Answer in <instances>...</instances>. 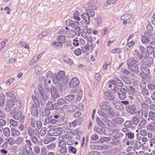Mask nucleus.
<instances>
[{
  "label": "nucleus",
  "instance_id": "nucleus-64",
  "mask_svg": "<svg viewBox=\"0 0 155 155\" xmlns=\"http://www.w3.org/2000/svg\"><path fill=\"white\" fill-rule=\"evenodd\" d=\"M95 23L97 25H101L102 22L101 21V18L99 17H97L94 18Z\"/></svg>",
  "mask_w": 155,
  "mask_h": 155
},
{
  "label": "nucleus",
  "instance_id": "nucleus-51",
  "mask_svg": "<svg viewBox=\"0 0 155 155\" xmlns=\"http://www.w3.org/2000/svg\"><path fill=\"white\" fill-rule=\"evenodd\" d=\"M139 49L141 53L145 56L147 55V50L145 48L142 46H140L139 47Z\"/></svg>",
  "mask_w": 155,
  "mask_h": 155
},
{
  "label": "nucleus",
  "instance_id": "nucleus-41",
  "mask_svg": "<svg viewBox=\"0 0 155 155\" xmlns=\"http://www.w3.org/2000/svg\"><path fill=\"white\" fill-rule=\"evenodd\" d=\"M75 96L73 94H70L66 96L65 98V100L68 102H70L74 99Z\"/></svg>",
  "mask_w": 155,
  "mask_h": 155
},
{
  "label": "nucleus",
  "instance_id": "nucleus-39",
  "mask_svg": "<svg viewBox=\"0 0 155 155\" xmlns=\"http://www.w3.org/2000/svg\"><path fill=\"white\" fill-rule=\"evenodd\" d=\"M149 67H145V66H141L140 68V69L142 71V72L140 73H150V70L148 68Z\"/></svg>",
  "mask_w": 155,
  "mask_h": 155
},
{
  "label": "nucleus",
  "instance_id": "nucleus-38",
  "mask_svg": "<svg viewBox=\"0 0 155 155\" xmlns=\"http://www.w3.org/2000/svg\"><path fill=\"white\" fill-rule=\"evenodd\" d=\"M134 52L139 60L142 59L144 57V54L140 52L138 50H135L134 51Z\"/></svg>",
  "mask_w": 155,
  "mask_h": 155
},
{
  "label": "nucleus",
  "instance_id": "nucleus-20",
  "mask_svg": "<svg viewBox=\"0 0 155 155\" xmlns=\"http://www.w3.org/2000/svg\"><path fill=\"white\" fill-rule=\"evenodd\" d=\"M128 67L132 71L135 73H137L139 71L138 65L137 64H135L133 65H129Z\"/></svg>",
  "mask_w": 155,
  "mask_h": 155
},
{
  "label": "nucleus",
  "instance_id": "nucleus-29",
  "mask_svg": "<svg viewBox=\"0 0 155 155\" xmlns=\"http://www.w3.org/2000/svg\"><path fill=\"white\" fill-rule=\"evenodd\" d=\"M85 12L90 17H93L94 16L95 13L92 10L87 9L85 11Z\"/></svg>",
  "mask_w": 155,
  "mask_h": 155
},
{
  "label": "nucleus",
  "instance_id": "nucleus-21",
  "mask_svg": "<svg viewBox=\"0 0 155 155\" xmlns=\"http://www.w3.org/2000/svg\"><path fill=\"white\" fill-rule=\"evenodd\" d=\"M56 137H47L44 140V143L45 144H48L56 140Z\"/></svg>",
  "mask_w": 155,
  "mask_h": 155
},
{
  "label": "nucleus",
  "instance_id": "nucleus-3",
  "mask_svg": "<svg viewBox=\"0 0 155 155\" xmlns=\"http://www.w3.org/2000/svg\"><path fill=\"white\" fill-rule=\"evenodd\" d=\"M126 111L130 114H136L137 110L136 107L134 104L128 105L125 107Z\"/></svg>",
  "mask_w": 155,
  "mask_h": 155
},
{
  "label": "nucleus",
  "instance_id": "nucleus-19",
  "mask_svg": "<svg viewBox=\"0 0 155 155\" xmlns=\"http://www.w3.org/2000/svg\"><path fill=\"white\" fill-rule=\"evenodd\" d=\"M81 17L87 24H89L90 23V18L85 12L81 15Z\"/></svg>",
  "mask_w": 155,
  "mask_h": 155
},
{
  "label": "nucleus",
  "instance_id": "nucleus-24",
  "mask_svg": "<svg viewBox=\"0 0 155 155\" xmlns=\"http://www.w3.org/2000/svg\"><path fill=\"white\" fill-rule=\"evenodd\" d=\"M98 114L101 117H100L102 120L103 118H108V115L101 110H98Z\"/></svg>",
  "mask_w": 155,
  "mask_h": 155
},
{
  "label": "nucleus",
  "instance_id": "nucleus-30",
  "mask_svg": "<svg viewBox=\"0 0 155 155\" xmlns=\"http://www.w3.org/2000/svg\"><path fill=\"white\" fill-rule=\"evenodd\" d=\"M5 101V96L3 94H0V107L3 106Z\"/></svg>",
  "mask_w": 155,
  "mask_h": 155
},
{
  "label": "nucleus",
  "instance_id": "nucleus-16",
  "mask_svg": "<svg viewBox=\"0 0 155 155\" xmlns=\"http://www.w3.org/2000/svg\"><path fill=\"white\" fill-rule=\"evenodd\" d=\"M108 119V118H103L102 119V120L107 125L110 127H117V126L115 124H114L111 120Z\"/></svg>",
  "mask_w": 155,
  "mask_h": 155
},
{
  "label": "nucleus",
  "instance_id": "nucleus-34",
  "mask_svg": "<svg viewBox=\"0 0 155 155\" xmlns=\"http://www.w3.org/2000/svg\"><path fill=\"white\" fill-rule=\"evenodd\" d=\"M20 134V132L18 130H15L14 128H11V136L17 137Z\"/></svg>",
  "mask_w": 155,
  "mask_h": 155
},
{
  "label": "nucleus",
  "instance_id": "nucleus-55",
  "mask_svg": "<svg viewBox=\"0 0 155 155\" xmlns=\"http://www.w3.org/2000/svg\"><path fill=\"white\" fill-rule=\"evenodd\" d=\"M141 41L143 43H147L150 41L149 38L145 36H143Z\"/></svg>",
  "mask_w": 155,
  "mask_h": 155
},
{
  "label": "nucleus",
  "instance_id": "nucleus-18",
  "mask_svg": "<svg viewBox=\"0 0 155 155\" xmlns=\"http://www.w3.org/2000/svg\"><path fill=\"white\" fill-rule=\"evenodd\" d=\"M124 126L125 127L130 128L132 130L135 129V127L134 126L131 120H128L126 121L124 123Z\"/></svg>",
  "mask_w": 155,
  "mask_h": 155
},
{
  "label": "nucleus",
  "instance_id": "nucleus-32",
  "mask_svg": "<svg viewBox=\"0 0 155 155\" xmlns=\"http://www.w3.org/2000/svg\"><path fill=\"white\" fill-rule=\"evenodd\" d=\"M114 105L115 108L118 110H122L124 109V106L121 103H114Z\"/></svg>",
  "mask_w": 155,
  "mask_h": 155
},
{
  "label": "nucleus",
  "instance_id": "nucleus-8",
  "mask_svg": "<svg viewBox=\"0 0 155 155\" xmlns=\"http://www.w3.org/2000/svg\"><path fill=\"white\" fill-rule=\"evenodd\" d=\"M66 25L68 26H71L72 28H74L79 25V23L77 21H73L71 19H68L66 21Z\"/></svg>",
  "mask_w": 155,
  "mask_h": 155
},
{
  "label": "nucleus",
  "instance_id": "nucleus-15",
  "mask_svg": "<svg viewBox=\"0 0 155 155\" xmlns=\"http://www.w3.org/2000/svg\"><path fill=\"white\" fill-rule=\"evenodd\" d=\"M100 107L101 109L106 111L109 110L111 107L107 103L105 102L101 103L100 104Z\"/></svg>",
  "mask_w": 155,
  "mask_h": 155
},
{
  "label": "nucleus",
  "instance_id": "nucleus-5",
  "mask_svg": "<svg viewBox=\"0 0 155 155\" xmlns=\"http://www.w3.org/2000/svg\"><path fill=\"white\" fill-rule=\"evenodd\" d=\"M120 92H117V96L121 100H123L127 97V91L126 89L123 88H120Z\"/></svg>",
  "mask_w": 155,
  "mask_h": 155
},
{
  "label": "nucleus",
  "instance_id": "nucleus-44",
  "mask_svg": "<svg viewBox=\"0 0 155 155\" xmlns=\"http://www.w3.org/2000/svg\"><path fill=\"white\" fill-rule=\"evenodd\" d=\"M22 116L21 112L20 111H18L16 112L13 116V117L15 120H19L20 119V118Z\"/></svg>",
  "mask_w": 155,
  "mask_h": 155
},
{
  "label": "nucleus",
  "instance_id": "nucleus-58",
  "mask_svg": "<svg viewBox=\"0 0 155 155\" xmlns=\"http://www.w3.org/2000/svg\"><path fill=\"white\" fill-rule=\"evenodd\" d=\"M59 151L62 155H65L67 152V147H61L59 150Z\"/></svg>",
  "mask_w": 155,
  "mask_h": 155
},
{
  "label": "nucleus",
  "instance_id": "nucleus-28",
  "mask_svg": "<svg viewBox=\"0 0 155 155\" xmlns=\"http://www.w3.org/2000/svg\"><path fill=\"white\" fill-rule=\"evenodd\" d=\"M120 152V150L119 148L112 149L110 150V153L111 154L115 155L119 153Z\"/></svg>",
  "mask_w": 155,
  "mask_h": 155
},
{
  "label": "nucleus",
  "instance_id": "nucleus-25",
  "mask_svg": "<svg viewBox=\"0 0 155 155\" xmlns=\"http://www.w3.org/2000/svg\"><path fill=\"white\" fill-rule=\"evenodd\" d=\"M114 120L115 121V124L117 126V125H120L124 121V119L121 117H115Z\"/></svg>",
  "mask_w": 155,
  "mask_h": 155
},
{
  "label": "nucleus",
  "instance_id": "nucleus-11",
  "mask_svg": "<svg viewBox=\"0 0 155 155\" xmlns=\"http://www.w3.org/2000/svg\"><path fill=\"white\" fill-rule=\"evenodd\" d=\"M39 107V106H37L35 104H32L30 111L31 114L33 116H36L38 114V107Z\"/></svg>",
  "mask_w": 155,
  "mask_h": 155
},
{
  "label": "nucleus",
  "instance_id": "nucleus-53",
  "mask_svg": "<svg viewBox=\"0 0 155 155\" xmlns=\"http://www.w3.org/2000/svg\"><path fill=\"white\" fill-rule=\"evenodd\" d=\"M65 101V100L64 98L61 97L58 100L57 102L58 104H59L60 105H62L66 103H67V102Z\"/></svg>",
  "mask_w": 155,
  "mask_h": 155
},
{
  "label": "nucleus",
  "instance_id": "nucleus-14",
  "mask_svg": "<svg viewBox=\"0 0 155 155\" xmlns=\"http://www.w3.org/2000/svg\"><path fill=\"white\" fill-rule=\"evenodd\" d=\"M97 2V0H91L88 2L87 4L88 6L92 9L97 10V7L96 5Z\"/></svg>",
  "mask_w": 155,
  "mask_h": 155
},
{
  "label": "nucleus",
  "instance_id": "nucleus-36",
  "mask_svg": "<svg viewBox=\"0 0 155 155\" xmlns=\"http://www.w3.org/2000/svg\"><path fill=\"white\" fill-rule=\"evenodd\" d=\"M154 50V49L151 47L150 45L148 46L147 48V55L148 56L149 54L150 55L153 54Z\"/></svg>",
  "mask_w": 155,
  "mask_h": 155
},
{
  "label": "nucleus",
  "instance_id": "nucleus-48",
  "mask_svg": "<svg viewBox=\"0 0 155 155\" xmlns=\"http://www.w3.org/2000/svg\"><path fill=\"white\" fill-rule=\"evenodd\" d=\"M65 41V38L62 35L58 36L57 41L61 43H63Z\"/></svg>",
  "mask_w": 155,
  "mask_h": 155
},
{
  "label": "nucleus",
  "instance_id": "nucleus-45",
  "mask_svg": "<svg viewBox=\"0 0 155 155\" xmlns=\"http://www.w3.org/2000/svg\"><path fill=\"white\" fill-rule=\"evenodd\" d=\"M10 130L9 128L6 127L3 130V134L6 137H8L10 134Z\"/></svg>",
  "mask_w": 155,
  "mask_h": 155
},
{
  "label": "nucleus",
  "instance_id": "nucleus-26",
  "mask_svg": "<svg viewBox=\"0 0 155 155\" xmlns=\"http://www.w3.org/2000/svg\"><path fill=\"white\" fill-rule=\"evenodd\" d=\"M42 99H41L40 104L43 105L46 103V101L47 100L48 96L46 94H44L42 95H41Z\"/></svg>",
  "mask_w": 155,
  "mask_h": 155
},
{
  "label": "nucleus",
  "instance_id": "nucleus-56",
  "mask_svg": "<svg viewBox=\"0 0 155 155\" xmlns=\"http://www.w3.org/2000/svg\"><path fill=\"white\" fill-rule=\"evenodd\" d=\"M47 131V128L43 127L40 130V133L41 136H44L46 134Z\"/></svg>",
  "mask_w": 155,
  "mask_h": 155
},
{
  "label": "nucleus",
  "instance_id": "nucleus-59",
  "mask_svg": "<svg viewBox=\"0 0 155 155\" xmlns=\"http://www.w3.org/2000/svg\"><path fill=\"white\" fill-rule=\"evenodd\" d=\"M141 146V142L139 141H136L134 143V147L135 148L137 149H140Z\"/></svg>",
  "mask_w": 155,
  "mask_h": 155
},
{
  "label": "nucleus",
  "instance_id": "nucleus-42",
  "mask_svg": "<svg viewBox=\"0 0 155 155\" xmlns=\"http://www.w3.org/2000/svg\"><path fill=\"white\" fill-rule=\"evenodd\" d=\"M38 133L36 134V135H34L30 137V139L32 141V142L34 143H36L38 142V139L37 137L38 135Z\"/></svg>",
  "mask_w": 155,
  "mask_h": 155
},
{
  "label": "nucleus",
  "instance_id": "nucleus-2",
  "mask_svg": "<svg viewBox=\"0 0 155 155\" xmlns=\"http://www.w3.org/2000/svg\"><path fill=\"white\" fill-rule=\"evenodd\" d=\"M153 62V59L151 57H145L142 59V62L143 66L149 67Z\"/></svg>",
  "mask_w": 155,
  "mask_h": 155
},
{
  "label": "nucleus",
  "instance_id": "nucleus-10",
  "mask_svg": "<svg viewBox=\"0 0 155 155\" xmlns=\"http://www.w3.org/2000/svg\"><path fill=\"white\" fill-rule=\"evenodd\" d=\"M27 132L30 137H32L33 136L36 135V134L39 133V131L37 129H33L31 127H28L27 128Z\"/></svg>",
  "mask_w": 155,
  "mask_h": 155
},
{
  "label": "nucleus",
  "instance_id": "nucleus-22",
  "mask_svg": "<svg viewBox=\"0 0 155 155\" xmlns=\"http://www.w3.org/2000/svg\"><path fill=\"white\" fill-rule=\"evenodd\" d=\"M12 104L16 108V110H18L21 106V101L18 100L15 101L13 102Z\"/></svg>",
  "mask_w": 155,
  "mask_h": 155
},
{
  "label": "nucleus",
  "instance_id": "nucleus-31",
  "mask_svg": "<svg viewBox=\"0 0 155 155\" xmlns=\"http://www.w3.org/2000/svg\"><path fill=\"white\" fill-rule=\"evenodd\" d=\"M139 119L136 117L133 116L131 118V121H132L134 125H137L140 121Z\"/></svg>",
  "mask_w": 155,
  "mask_h": 155
},
{
  "label": "nucleus",
  "instance_id": "nucleus-33",
  "mask_svg": "<svg viewBox=\"0 0 155 155\" xmlns=\"http://www.w3.org/2000/svg\"><path fill=\"white\" fill-rule=\"evenodd\" d=\"M114 130H116L115 132L116 133L114 136L115 137L118 138L119 139H120V138H121L123 136L124 134L122 133L117 130L115 129Z\"/></svg>",
  "mask_w": 155,
  "mask_h": 155
},
{
  "label": "nucleus",
  "instance_id": "nucleus-62",
  "mask_svg": "<svg viewBox=\"0 0 155 155\" xmlns=\"http://www.w3.org/2000/svg\"><path fill=\"white\" fill-rule=\"evenodd\" d=\"M71 133L74 135H78L80 136V135L81 134V132L79 129H77L73 131Z\"/></svg>",
  "mask_w": 155,
  "mask_h": 155
},
{
  "label": "nucleus",
  "instance_id": "nucleus-46",
  "mask_svg": "<svg viewBox=\"0 0 155 155\" xmlns=\"http://www.w3.org/2000/svg\"><path fill=\"white\" fill-rule=\"evenodd\" d=\"M107 94L106 95L107 96V99H109L111 101H113L114 100V96L110 92H107L105 94Z\"/></svg>",
  "mask_w": 155,
  "mask_h": 155
},
{
  "label": "nucleus",
  "instance_id": "nucleus-6",
  "mask_svg": "<svg viewBox=\"0 0 155 155\" xmlns=\"http://www.w3.org/2000/svg\"><path fill=\"white\" fill-rule=\"evenodd\" d=\"M83 119L81 118H79L78 119L74 120L71 124L70 123L68 127L70 128L72 127H75L77 125H81L82 124Z\"/></svg>",
  "mask_w": 155,
  "mask_h": 155
},
{
  "label": "nucleus",
  "instance_id": "nucleus-50",
  "mask_svg": "<svg viewBox=\"0 0 155 155\" xmlns=\"http://www.w3.org/2000/svg\"><path fill=\"white\" fill-rule=\"evenodd\" d=\"M32 98L34 103V104H35L36 105H37V106H39L40 103L36 97L34 95H32Z\"/></svg>",
  "mask_w": 155,
  "mask_h": 155
},
{
  "label": "nucleus",
  "instance_id": "nucleus-1",
  "mask_svg": "<svg viewBox=\"0 0 155 155\" xmlns=\"http://www.w3.org/2000/svg\"><path fill=\"white\" fill-rule=\"evenodd\" d=\"M68 80L67 76L64 75L63 71H60L57 75L54 77L53 82L57 87L60 88V90L62 91L65 89Z\"/></svg>",
  "mask_w": 155,
  "mask_h": 155
},
{
  "label": "nucleus",
  "instance_id": "nucleus-63",
  "mask_svg": "<svg viewBox=\"0 0 155 155\" xmlns=\"http://www.w3.org/2000/svg\"><path fill=\"white\" fill-rule=\"evenodd\" d=\"M116 83L117 85L120 87H122L124 86V84L122 81L118 78H116Z\"/></svg>",
  "mask_w": 155,
  "mask_h": 155
},
{
  "label": "nucleus",
  "instance_id": "nucleus-61",
  "mask_svg": "<svg viewBox=\"0 0 155 155\" xmlns=\"http://www.w3.org/2000/svg\"><path fill=\"white\" fill-rule=\"evenodd\" d=\"M8 41V40L6 39L0 43V51L5 47Z\"/></svg>",
  "mask_w": 155,
  "mask_h": 155
},
{
  "label": "nucleus",
  "instance_id": "nucleus-23",
  "mask_svg": "<svg viewBox=\"0 0 155 155\" xmlns=\"http://www.w3.org/2000/svg\"><path fill=\"white\" fill-rule=\"evenodd\" d=\"M76 100L77 101H80L82 96L83 92L81 90H77L76 91Z\"/></svg>",
  "mask_w": 155,
  "mask_h": 155
},
{
  "label": "nucleus",
  "instance_id": "nucleus-40",
  "mask_svg": "<svg viewBox=\"0 0 155 155\" xmlns=\"http://www.w3.org/2000/svg\"><path fill=\"white\" fill-rule=\"evenodd\" d=\"M79 12L77 11H76L74 13L73 17L74 19L76 20L77 21H80L81 18L79 17L80 14Z\"/></svg>",
  "mask_w": 155,
  "mask_h": 155
},
{
  "label": "nucleus",
  "instance_id": "nucleus-27",
  "mask_svg": "<svg viewBox=\"0 0 155 155\" xmlns=\"http://www.w3.org/2000/svg\"><path fill=\"white\" fill-rule=\"evenodd\" d=\"M129 94L133 95L136 92V89L131 86H129L127 89Z\"/></svg>",
  "mask_w": 155,
  "mask_h": 155
},
{
  "label": "nucleus",
  "instance_id": "nucleus-60",
  "mask_svg": "<svg viewBox=\"0 0 155 155\" xmlns=\"http://www.w3.org/2000/svg\"><path fill=\"white\" fill-rule=\"evenodd\" d=\"M65 138V137L64 135H61L59 136L58 139V143H60L61 142H62L64 141H64V139Z\"/></svg>",
  "mask_w": 155,
  "mask_h": 155
},
{
  "label": "nucleus",
  "instance_id": "nucleus-37",
  "mask_svg": "<svg viewBox=\"0 0 155 155\" xmlns=\"http://www.w3.org/2000/svg\"><path fill=\"white\" fill-rule=\"evenodd\" d=\"M120 139L118 138L115 137L114 136L113 138H112V141H111L110 143L113 145H117L120 142Z\"/></svg>",
  "mask_w": 155,
  "mask_h": 155
},
{
  "label": "nucleus",
  "instance_id": "nucleus-47",
  "mask_svg": "<svg viewBox=\"0 0 155 155\" xmlns=\"http://www.w3.org/2000/svg\"><path fill=\"white\" fill-rule=\"evenodd\" d=\"M122 79L124 83L128 84H130L132 82L130 78L127 77H124L122 78Z\"/></svg>",
  "mask_w": 155,
  "mask_h": 155
},
{
  "label": "nucleus",
  "instance_id": "nucleus-17",
  "mask_svg": "<svg viewBox=\"0 0 155 155\" xmlns=\"http://www.w3.org/2000/svg\"><path fill=\"white\" fill-rule=\"evenodd\" d=\"M148 120H151L154 124H155V111H150Z\"/></svg>",
  "mask_w": 155,
  "mask_h": 155
},
{
  "label": "nucleus",
  "instance_id": "nucleus-49",
  "mask_svg": "<svg viewBox=\"0 0 155 155\" xmlns=\"http://www.w3.org/2000/svg\"><path fill=\"white\" fill-rule=\"evenodd\" d=\"M62 43L58 41H55L52 43V44L54 46H57V48H61L62 46Z\"/></svg>",
  "mask_w": 155,
  "mask_h": 155
},
{
  "label": "nucleus",
  "instance_id": "nucleus-4",
  "mask_svg": "<svg viewBox=\"0 0 155 155\" xmlns=\"http://www.w3.org/2000/svg\"><path fill=\"white\" fill-rule=\"evenodd\" d=\"M94 130L97 133L100 134H104L106 135H108L109 134L110 130L107 128L103 127V126L101 127H95Z\"/></svg>",
  "mask_w": 155,
  "mask_h": 155
},
{
  "label": "nucleus",
  "instance_id": "nucleus-35",
  "mask_svg": "<svg viewBox=\"0 0 155 155\" xmlns=\"http://www.w3.org/2000/svg\"><path fill=\"white\" fill-rule=\"evenodd\" d=\"M146 121L144 118H142L139 124L138 125V128L141 129L143 128L145 125Z\"/></svg>",
  "mask_w": 155,
  "mask_h": 155
},
{
  "label": "nucleus",
  "instance_id": "nucleus-12",
  "mask_svg": "<svg viewBox=\"0 0 155 155\" xmlns=\"http://www.w3.org/2000/svg\"><path fill=\"white\" fill-rule=\"evenodd\" d=\"M150 73H140V77L143 80L149 82L151 80V77L150 75Z\"/></svg>",
  "mask_w": 155,
  "mask_h": 155
},
{
  "label": "nucleus",
  "instance_id": "nucleus-54",
  "mask_svg": "<svg viewBox=\"0 0 155 155\" xmlns=\"http://www.w3.org/2000/svg\"><path fill=\"white\" fill-rule=\"evenodd\" d=\"M18 110H16V108L12 104L10 107V113L12 114L15 112L16 111Z\"/></svg>",
  "mask_w": 155,
  "mask_h": 155
},
{
  "label": "nucleus",
  "instance_id": "nucleus-13",
  "mask_svg": "<svg viewBox=\"0 0 155 155\" xmlns=\"http://www.w3.org/2000/svg\"><path fill=\"white\" fill-rule=\"evenodd\" d=\"M138 62V60L137 58L135 57H132L129 58L127 61V64L129 65H133Z\"/></svg>",
  "mask_w": 155,
  "mask_h": 155
},
{
  "label": "nucleus",
  "instance_id": "nucleus-43",
  "mask_svg": "<svg viewBox=\"0 0 155 155\" xmlns=\"http://www.w3.org/2000/svg\"><path fill=\"white\" fill-rule=\"evenodd\" d=\"M34 72L36 74H38L42 70V68L38 65H36L34 68Z\"/></svg>",
  "mask_w": 155,
  "mask_h": 155
},
{
  "label": "nucleus",
  "instance_id": "nucleus-7",
  "mask_svg": "<svg viewBox=\"0 0 155 155\" xmlns=\"http://www.w3.org/2000/svg\"><path fill=\"white\" fill-rule=\"evenodd\" d=\"M50 89L51 95L54 99H56L60 97L58 90L56 87L54 86H51Z\"/></svg>",
  "mask_w": 155,
  "mask_h": 155
},
{
  "label": "nucleus",
  "instance_id": "nucleus-57",
  "mask_svg": "<svg viewBox=\"0 0 155 155\" xmlns=\"http://www.w3.org/2000/svg\"><path fill=\"white\" fill-rule=\"evenodd\" d=\"M126 135L128 137V138L130 139H133L134 137V134L132 133L131 131H130L128 133H127Z\"/></svg>",
  "mask_w": 155,
  "mask_h": 155
},
{
  "label": "nucleus",
  "instance_id": "nucleus-52",
  "mask_svg": "<svg viewBox=\"0 0 155 155\" xmlns=\"http://www.w3.org/2000/svg\"><path fill=\"white\" fill-rule=\"evenodd\" d=\"M5 95L7 96L12 99V101L14 100V99L15 98V95L13 94L12 92L9 91L5 93Z\"/></svg>",
  "mask_w": 155,
  "mask_h": 155
},
{
  "label": "nucleus",
  "instance_id": "nucleus-9",
  "mask_svg": "<svg viewBox=\"0 0 155 155\" xmlns=\"http://www.w3.org/2000/svg\"><path fill=\"white\" fill-rule=\"evenodd\" d=\"M79 84V81L78 79L76 78H72L69 85V87L71 88L77 87Z\"/></svg>",
  "mask_w": 155,
  "mask_h": 155
}]
</instances>
